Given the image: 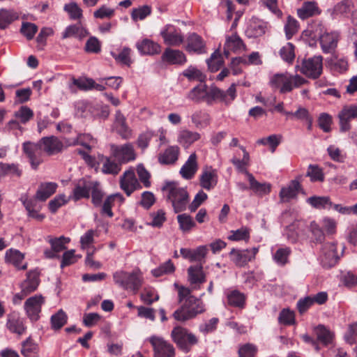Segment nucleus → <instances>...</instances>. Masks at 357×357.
<instances>
[{
  "instance_id": "f257e3e1",
  "label": "nucleus",
  "mask_w": 357,
  "mask_h": 357,
  "mask_svg": "<svg viewBox=\"0 0 357 357\" xmlns=\"http://www.w3.org/2000/svg\"><path fill=\"white\" fill-rule=\"evenodd\" d=\"M174 287L178 291V303L180 307L172 314L178 321H185L195 318L205 311L202 301L192 294V290L177 283Z\"/></svg>"
},
{
  "instance_id": "f03ea898",
  "label": "nucleus",
  "mask_w": 357,
  "mask_h": 357,
  "mask_svg": "<svg viewBox=\"0 0 357 357\" xmlns=\"http://www.w3.org/2000/svg\"><path fill=\"white\" fill-rule=\"evenodd\" d=\"M307 82V79L299 75H293L287 73L275 74L270 79L271 86L278 89L282 93L290 92L294 88H298Z\"/></svg>"
},
{
  "instance_id": "7ed1b4c3",
  "label": "nucleus",
  "mask_w": 357,
  "mask_h": 357,
  "mask_svg": "<svg viewBox=\"0 0 357 357\" xmlns=\"http://www.w3.org/2000/svg\"><path fill=\"white\" fill-rule=\"evenodd\" d=\"M162 190L167 193V198L172 202L176 213L185 211L189 203V194L186 188L180 187L176 183H167Z\"/></svg>"
},
{
  "instance_id": "20e7f679",
  "label": "nucleus",
  "mask_w": 357,
  "mask_h": 357,
  "mask_svg": "<svg viewBox=\"0 0 357 357\" xmlns=\"http://www.w3.org/2000/svg\"><path fill=\"white\" fill-rule=\"evenodd\" d=\"M171 337L177 347L185 352H188L191 347L198 342L195 335L181 326L174 327L172 331Z\"/></svg>"
},
{
  "instance_id": "39448f33",
  "label": "nucleus",
  "mask_w": 357,
  "mask_h": 357,
  "mask_svg": "<svg viewBox=\"0 0 357 357\" xmlns=\"http://www.w3.org/2000/svg\"><path fill=\"white\" fill-rule=\"evenodd\" d=\"M45 301V297L42 294H35L25 301L24 310L31 322L35 323L40 319L42 307Z\"/></svg>"
},
{
  "instance_id": "423d86ee",
  "label": "nucleus",
  "mask_w": 357,
  "mask_h": 357,
  "mask_svg": "<svg viewBox=\"0 0 357 357\" xmlns=\"http://www.w3.org/2000/svg\"><path fill=\"white\" fill-rule=\"evenodd\" d=\"M111 156L120 164L128 163L136 159L137 154L134 146L131 143L121 145L112 144L110 146Z\"/></svg>"
},
{
  "instance_id": "0eeeda50",
  "label": "nucleus",
  "mask_w": 357,
  "mask_h": 357,
  "mask_svg": "<svg viewBox=\"0 0 357 357\" xmlns=\"http://www.w3.org/2000/svg\"><path fill=\"white\" fill-rule=\"evenodd\" d=\"M22 149L29 158L31 167L37 169L38 166L44 162L45 153L40 142H26L23 144Z\"/></svg>"
},
{
  "instance_id": "6e6552de",
  "label": "nucleus",
  "mask_w": 357,
  "mask_h": 357,
  "mask_svg": "<svg viewBox=\"0 0 357 357\" xmlns=\"http://www.w3.org/2000/svg\"><path fill=\"white\" fill-rule=\"evenodd\" d=\"M323 70V58L321 56H315L302 62L300 71L310 79H317Z\"/></svg>"
},
{
  "instance_id": "1a4fd4ad",
  "label": "nucleus",
  "mask_w": 357,
  "mask_h": 357,
  "mask_svg": "<svg viewBox=\"0 0 357 357\" xmlns=\"http://www.w3.org/2000/svg\"><path fill=\"white\" fill-rule=\"evenodd\" d=\"M149 342L153 347V357H175L174 346L161 337L151 336Z\"/></svg>"
},
{
  "instance_id": "9d476101",
  "label": "nucleus",
  "mask_w": 357,
  "mask_h": 357,
  "mask_svg": "<svg viewBox=\"0 0 357 357\" xmlns=\"http://www.w3.org/2000/svg\"><path fill=\"white\" fill-rule=\"evenodd\" d=\"M236 89L235 84H232L225 91L215 86L208 91L206 102L211 104L213 101L218 100L229 105L236 98Z\"/></svg>"
},
{
  "instance_id": "9b49d317",
  "label": "nucleus",
  "mask_w": 357,
  "mask_h": 357,
  "mask_svg": "<svg viewBox=\"0 0 357 357\" xmlns=\"http://www.w3.org/2000/svg\"><path fill=\"white\" fill-rule=\"evenodd\" d=\"M119 184L121 190L128 197L134 191L142 188V185L137 178L133 169H129L122 174L120 177Z\"/></svg>"
},
{
  "instance_id": "f8f14e48",
  "label": "nucleus",
  "mask_w": 357,
  "mask_h": 357,
  "mask_svg": "<svg viewBox=\"0 0 357 357\" xmlns=\"http://www.w3.org/2000/svg\"><path fill=\"white\" fill-rule=\"evenodd\" d=\"M322 29L321 26H319L315 31L317 32L319 30V42L321 49L325 53L331 52L337 45L340 35L337 31L328 32L326 31H323Z\"/></svg>"
},
{
  "instance_id": "ddd939ff",
  "label": "nucleus",
  "mask_w": 357,
  "mask_h": 357,
  "mask_svg": "<svg viewBox=\"0 0 357 357\" xmlns=\"http://www.w3.org/2000/svg\"><path fill=\"white\" fill-rule=\"evenodd\" d=\"M165 44L170 46L178 47L184 41V37L179 29L176 26L167 24L160 32Z\"/></svg>"
},
{
  "instance_id": "4468645a",
  "label": "nucleus",
  "mask_w": 357,
  "mask_h": 357,
  "mask_svg": "<svg viewBox=\"0 0 357 357\" xmlns=\"http://www.w3.org/2000/svg\"><path fill=\"white\" fill-rule=\"evenodd\" d=\"M199 185L202 188L208 191L213 189L218 181V171L212 166H204L199 176Z\"/></svg>"
},
{
  "instance_id": "2eb2a0df",
  "label": "nucleus",
  "mask_w": 357,
  "mask_h": 357,
  "mask_svg": "<svg viewBox=\"0 0 357 357\" xmlns=\"http://www.w3.org/2000/svg\"><path fill=\"white\" fill-rule=\"evenodd\" d=\"M259 251L258 248H253L251 250H243L232 249L229 253L231 260L239 267L245 266L249 261L255 259Z\"/></svg>"
},
{
  "instance_id": "dca6fc26",
  "label": "nucleus",
  "mask_w": 357,
  "mask_h": 357,
  "mask_svg": "<svg viewBox=\"0 0 357 357\" xmlns=\"http://www.w3.org/2000/svg\"><path fill=\"white\" fill-rule=\"evenodd\" d=\"M337 117L340 130L342 132L349 130L351 129L350 121L357 119V105H344L339 112Z\"/></svg>"
},
{
  "instance_id": "f3484780",
  "label": "nucleus",
  "mask_w": 357,
  "mask_h": 357,
  "mask_svg": "<svg viewBox=\"0 0 357 357\" xmlns=\"http://www.w3.org/2000/svg\"><path fill=\"white\" fill-rule=\"evenodd\" d=\"M321 263L324 266L331 267L336 264L339 259V254L334 243H326L322 247Z\"/></svg>"
},
{
  "instance_id": "a211bd4d",
  "label": "nucleus",
  "mask_w": 357,
  "mask_h": 357,
  "mask_svg": "<svg viewBox=\"0 0 357 357\" xmlns=\"http://www.w3.org/2000/svg\"><path fill=\"white\" fill-rule=\"evenodd\" d=\"M188 280L193 286L192 289H200V285L206 282L202 265L190 266L188 268Z\"/></svg>"
},
{
  "instance_id": "6ab92c4d",
  "label": "nucleus",
  "mask_w": 357,
  "mask_h": 357,
  "mask_svg": "<svg viewBox=\"0 0 357 357\" xmlns=\"http://www.w3.org/2000/svg\"><path fill=\"white\" fill-rule=\"evenodd\" d=\"M39 142L44 152L48 155L57 154L63 149V142L55 136L43 137Z\"/></svg>"
},
{
  "instance_id": "aec40b11",
  "label": "nucleus",
  "mask_w": 357,
  "mask_h": 357,
  "mask_svg": "<svg viewBox=\"0 0 357 357\" xmlns=\"http://www.w3.org/2000/svg\"><path fill=\"white\" fill-rule=\"evenodd\" d=\"M144 283V277L139 268L134 269L132 272H127L126 282L123 289H130L134 294H137Z\"/></svg>"
},
{
  "instance_id": "412c9836",
  "label": "nucleus",
  "mask_w": 357,
  "mask_h": 357,
  "mask_svg": "<svg viewBox=\"0 0 357 357\" xmlns=\"http://www.w3.org/2000/svg\"><path fill=\"white\" fill-rule=\"evenodd\" d=\"M6 328L10 332L19 335L24 334L26 330L25 321L16 312L8 314Z\"/></svg>"
},
{
  "instance_id": "4be33fe9",
  "label": "nucleus",
  "mask_w": 357,
  "mask_h": 357,
  "mask_svg": "<svg viewBox=\"0 0 357 357\" xmlns=\"http://www.w3.org/2000/svg\"><path fill=\"white\" fill-rule=\"evenodd\" d=\"M245 45L236 32L233 33L231 36H226V41L224 46V54L226 56L229 55L230 52H238L245 51Z\"/></svg>"
},
{
  "instance_id": "5701e85b",
  "label": "nucleus",
  "mask_w": 357,
  "mask_h": 357,
  "mask_svg": "<svg viewBox=\"0 0 357 357\" xmlns=\"http://www.w3.org/2000/svg\"><path fill=\"white\" fill-rule=\"evenodd\" d=\"M197 159L198 158L195 152L190 155L180 169V174L183 178L190 180L195 176L199 169Z\"/></svg>"
},
{
  "instance_id": "b1692460",
  "label": "nucleus",
  "mask_w": 357,
  "mask_h": 357,
  "mask_svg": "<svg viewBox=\"0 0 357 357\" xmlns=\"http://www.w3.org/2000/svg\"><path fill=\"white\" fill-rule=\"evenodd\" d=\"M186 43L185 50L190 53L201 54L206 52L205 42L200 36L195 33L188 36Z\"/></svg>"
},
{
  "instance_id": "393cba45",
  "label": "nucleus",
  "mask_w": 357,
  "mask_h": 357,
  "mask_svg": "<svg viewBox=\"0 0 357 357\" xmlns=\"http://www.w3.org/2000/svg\"><path fill=\"white\" fill-rule=\"evenodd\" d=\"M114 129L124 139H128L132 135V130L126 123V117L119 110L116 112Z\"/></svg>"
},
{
  "instance_id": "a878e982",
  "label": "nucleus",
  "mask_w": 357,
  "mask_h": 357,
  "mask_svg": "<svg viewBox=\"0 0 357 357\" xmlns=\"http://www.w3.org/2000/svg\"><path fill=\"white\" fill-rule=\"evenodd\" d=\"M179 155L180 149L178 146H169L158 154V160L161 165H174L178 160Z\"/></svg>"
},
{
  "instance_id": "bb28decb",
  "label": "nucleus",
  "mask_w": 357,
  "mask_h": 357,
  "mask_svg": "<svg viewBox=\"0 0 357 357\" xmlns=\"http://www.w3.org/2000/svg\"><path fill=\"white\" fill-rule=\"evenodd\" d=\"M89 34L87 30L80 23L68 26L61 33V38L66 40L70 38L82 39Z\"/></svg>"
},
{
  "instance_id": "cd10ccee",
  "label": "nucleus",
  "mask_w": 357,
  "mask_h": 357,
  "mask_svg": "<svg viewBox=\"0 0 357 357\" xmlns=\"http://www.w3.org/2000/svg\"><path fill=\"white\" fill-rule=\"evenodd\" d=\"M162 61L169 64H184L186 61V56L184 53L178 50L167 48L162 55Z\"/></svg>"
},
{
  "instance_id": "c85d7f7f",
  "label": "nucleus",
  "mask_w": 357,
  "mask_h": 357,
  "mask_svg": "<svg viewBox=\"0 0 357 357\" xmlns=\"http://www.w3.org/2000/svg\"><path fill=\"white\" fill-rule=\"evenodd\" d=\"M136 47L142 54L154 55L161 51V47L158 43L147 38L137 42Z\"/></svg>"
},
{
  "instance_id": "c756f323",
  "label": "nucleus",
  "mask_w": 357,
  "mask_h": 357,
  "mask_svg": "<svg viewBox=\"0 0 357 357\" xmlns=\"http://www.w3.org/2000/svg\"><path fill=\"white\" fill-rule=\"evenodd\" d=\"M97 142V139L90 134H79L75 139L67 142L68 146L81 145L88 151H91L92 148L95 147Z\"/></svg>"
},
{
  "instance_id": "7c9ffc66",
  "label": "nucleus",
  "mask_w": 357,
  "mask_h": 357,
  "mask_svg": "<svg viewBox=\"0 0 357 357\" xmlns=\"http://www.w3.org/2000/svg\"><path fill=\"white\" fill-rule=\"evenodd\" d=\"M200 138L201 135L199 132L183 129L178 132L177 140L183 147L188 148Z\"/></svg>"
},
{
  "instance_id": "2f4dec72",
  "label": "nucleus",
  "mask_w": 357,
  "mask_h": 357,
  "mask_svg": "<svg viewBox=\"0 0 357 357\" xmlns=\"http://www.w3.org/2000/svg\"><path fill=\"white\" fill-rule=\"evenodd\" d=\"M40 347L31 337L22 342L21 354L24 357H39Z\"/></svg>"
},
{
  "instance_id": "473e14b6",
  "label": "nucleus",
  "mask_w": 357,
  "mask_h": 357,
  "mask_svg": "<svg viewBox=\"0 0 357 357\" xmlns=\"http://www.w3.org/2000/svg\"><path fill=\"white\" fill-rule=\"evenodd\" d=\"M300 188V183L298 181H292L287 187H283L280 192V198L282 202H289L290 199L296 197L298 190Z\"/></svg>"
},
{
  "instance_id": "72a5a7b5",
  "label": "nucleus",
  "mask_w": 357,
  "mask_h": 357,
  "mask_svg": "<svg viewBox=\"0 0 357 357\" xmlns=\"http://www.w3.org/2000/svg\"><path fill=\"white\" fill-rule=\"evenodd\" d=\"M6 261L12 264L18 269L24 270L26 268V264H23L24 255L15 249H10L6 252Z\"/></svg>"
},
{
  "instance_id": "f704fd0d",
  "label": "nucleus",
  "mask_w": 357,
  "mask_h": 357,
  "mask_svg": "<svg viewBox=\"0 0 357 357\" xmlns=\"http://www.w3.org/2000/svg\"><path fill=\"white\" fill-rule=\"evenodd\" d=\"M58 185L54 182L40 184L36 192L35 199L40 201H45L56 190Z\"/></svg>"
},
{
  "instance_id": "c9c22d12",
  "label": "nucleus",
  "mask_w": 357,
  "mask_h": 357,
  "mask_svg": "<svg viewBox=\"0 0 357 357\" xmlns=\"http://www.w3.org/2000/svg\"><path fill=\"white\" fill-rule=\"evenodd\" d=\"M320 13V10L317 3L314 1L304 2L302 7L298 8L297 14L303 20L307 19L315 15Z\"/></svg>"
},
{
  "instance_id": "e433bc0d",
  "label": "nucleus",
  "mask_w": 357,
  "mask_h": 357,
  "mask_svg": "<svg viewBox=\"0 0 357 357\" xmlns=\"http://www.w3.org/2000/svg\"><path fill=\"white\" fill-rule=\"evenodd\" d=\"M98 236V232L96 230L89 229L80 237V248L82 250L92 251L94 246L95 238Z\"/></svg>"
},
{
  "instance_id": "4c0bfd02",
  "label": "nucleus",
  "mask_w": 357,
  "mask_h": 357,
  "mask_svg": "<svg viewBox=\"0 0 357 357\" xmlns=\"http://www.w3.org/2000/svg\"><path fill=\"white\" fill-rule=\"evenodd\" d=\"M248 179L250 183V189L253 190L256 194L259 195L268 194L271 191V185L266 183L258 182L253 175L245 171Z\"/></svg>"
},
{
  "instance_id": "58836bf2",
  "label": "nucleus",
  "mask_w": 357,
  "mask_h": 357,
  "mask_svg": "<svg viewBox=\"0 0 357 357\" xmlns=\"http://www.w3.org/2000/svg\"><path fill=\"white\" fill-rule=\"evenodd\" d=\"M111 55L114 59L116 63L121 66L130 67L132 63L131 50L129 47H125L118 53L111 52Z\"/></svg>"
},
{
  "instance_id": "ea45409f",
  "label": "nucleus",
  "mask_w": 357,
  "mask_h": 357,
  "mask_svg": "<svg viewBox=\"0 0 357 357\" xmlns=\"http://www.w3.org/2000/svg\"><path fill=\"white\" fill-rule=\"evenodd\" d=\"M39 285V276L36 272H30L21 284V289L28 294L35 291Z\"/></svg>"
},
{
  "instance_id": "a19ab883",
  "label": "nucleus",
  "mask_w": 357,
  "mask_h": 357,
  "mask_svg": "<svg viewBox=\"0 0 357 357\" xmlns=\"http://www.w3.org/2000/svg\"><path fill=\"white\" fill-rule=\"evenodd\" d=\"M23 204L28 212L29 217L41 222L45 218V215L39 213L40 206L37 205L36 199H25Z\"/></svg>"
},
{
  "instance_id": "79ce46f5",
  "label": "nucleus",
  "mask_w": 357,
  "mask_h": 357,
  "mask_svg": "<svg viewBox=\"0 0 357 357\" xmlns=\"http://www.w3.org/2000/svg\"><path fill=\"white\" fill-rule=\"evenodd\" d=\"M227 300L229 305L243 308L245 305L246 296L238 290H232L227 294Z\"/></svg>"
},
{
  "instance_id": "37998d69",
  "label": "nucleus",
  "mask_w": 357,
  "mask_h": 357,
  "mask_svg": "<svg viewBox=\"0 0 357 357\" xmlns=\"http://www.w3.org/2000/svg\"><path fill=\"white\" fill-rule=\"evenodd\" d=\"M191 120L197 128H204L211 122L210 115L205 111H195L191 116Z\"/></svg>"
},
{
  "instance_id": "c03bdc74",
  "label": "nucleus",
  "mask_w": 357,
  "mask_h": 357,
  "mask_svg": "<svg viewBox=\"0 0 357 357\" xmlns=\"http://www.w3.org/2000/svg\"><path fill=\"white\" fill-rule=\"evenodd\" d=\"M90 190L91 187L85 181H79L73 190L72 197L75 201L82 198H89Z\"/></svg>"
},
{
  "instance_id": "a18cd8bd",
  "label": "nucleus",
  "mask_w": 357,
  "mask_h": 357,
  "mask_svg": "<svg viewBox=\"0 0 357 357\" xmlns=\"http://www.w3.org/2000/svg\"><path fill=\"white\" fill-rule=\"evenodd\" d=\"M67 321L68 315L61 309L52 315L50 318L51 328L54 331H59L67 324Z\"/></svg>"
},
{
  "instance_id": "49530a36",
  "label": "nucleus",
  "mask_w": 357,
  "mask_h": 357,
  "mask_svg": "<svg viewBox=\"0 0 357 357\" xmlns=\"http://www.w3.org/2000/svg\"><path fill=\"white\" fill-rule=\"evenodd\" d=\"M188 98L193 101L199 102L204 100L206 102L208 98L207 86L205 84H200L194 87L188 93Z\"/></svg>"
},
{
  "instance_id": "de8ad7c7",
  "label": "nucleus",
  "mask_w": 357,
  "mask_h": 357,
  "mask_svg": "<svg viewBox=\"0 0 357 357\" xmlns=\"http://www.w3.org/2000/svg\"><path fill=\"white\" fill-rule=\"evenodd\" d=\"M177 221L179 228L183 232H189L197 226L193 218L186 213L178 215L177 216Z\"/></svg>"
},
{
  "instance_id": "09e8293b",
  "label": "nucleus",
  "mask_w": 357,
  "mask_h": 357,
  "mask_svg": "<svg viewBox=\"0 0 357 357\" xmlns=\"http://www.w3.org/2000/svg\"><path fill=\"white\" fill-rule=\"evenodd\" d=\"M307 202L312 207L317 209H325L332 206L328 197L312 196L307 199Z\"/></svg>"
},
{
  "instance_id": "8fccbe9b",
  "label": "nucleus",
  "mask_w": 357,
  "mask_h": 357,
  "mask_svg": "<svg viewBox=\"0 0 357 357\" xmlns=\"http://www.w3.org/2000/svg\"><path fill=\"white\" fill-rule=\"evenodd\" d=\"M121 165L119 162H116L111 158L107 157L102 164V171L105 174L116 175L121 169Z\"/></svg>"
},
{
  "instance_id": "3c124183",
  "label": "nucleus",
  "mask_w": 357,
  "mask_h": 357,
  "mask_svg": "<svg viewBox=\"0 0 357 357\" xmlns=\"http://www.w3.org/2000/svg\"><path fill=\"white\" fill-rule=\"evenodd\" d=\"M183 75L190 81H199L204 83L206 79V76L200 70L193 66H189L183 72Z\"/></svg>"
},
{
  "instance_id": "603ef678",
  "label": "nucleus",
  "mask_w": 357,
  "mask_h": 357,
  "mask_svg": "<svg viewBox=\"0 0 357 357\" xmlns=\"http://www.w3.org/2000/svg\"><path fill=\"white\" fill-rule=\"evenodd\" d=\"M250 238V229L247 227H242L238 229L230 231L228 239L231 241H248Z\"/></svg>"
},
{
  "instance_id": "864d4df0",
  "label": "nucleus",
  "mask_w": 357,
  "mask_h": 357,
  "mask_svg": "<svg viewBox=\"0 0 357 357\" xmlns=\"http://www.w3.org/2000/svg\"><path fill=\"white\" fill-rule=\"evenodd\" d=\"M18 18L17 13L12 10H0V29H5L8 25Z\"/></svg>"
},
{
  "instance_id": "5fc2aeb1",
  "label": "nucleus",
  "mask_w": 357,
  "mask_h": 357,
  "mask_svg": "<svg viewBox=\"0 0 357 357\" xmlns=\"http://www.w3.org/2000/svg\"><path fill=\"white\" fill-rule=\"evenodd\" d=\"M116 199H119L121 202H123L124 200L123 196L119 193L114 194L109 196L105 200L103 205L102 206L101 213L102 214H106L109 218H112L113 216L112 208L114 205V202Z\"/></svg>"
},
{
  "instance_id": "6e6d98bb",
  "label": "nucleus",
  "mask_w": 357,
  "mask_h": 357,
  "mask_svg": "<svg viewBox=\"0 0 357 357\" xmlns=\"http://www.w3.org/2000/svg\"><path fill=\"white\" fill-rule=\"evenodd\" d=\"M298 22L294 17L289 15L284 25V31L287 39H291L294 35L298 33Z\"/></svg>"
},
{
  "instance_id": "4d7b16f0",
  "label": "nucleus",
  "mask_w": 357,
  "mask_h": 357,
  "mask_svg": "<svg viewBox=\"0 0 357 357\" xmlns=\"http://www.w3.org/2000/svg\"><path fill=\"white\" fill-rule=\"evenodd\" d=\"M140 298L145 304L151 305L153 302L158 301L159 296L154 288L147 287L143 289Z\"/></svg>"
},
{
  "instance_id": "13d9d810",
  "label": "nucleus",
  "mask_w": 357,
  "mask_h": 357,
  "mask_svg": "<svg viewBox=\"0 0 357 357\" xmlns=\"http://www.w3.org/2000/svg\"><path fill=\"white\" fill-rule=\"evenodd\" d=\"M278 322L284 326L294 325L296 322L294 312L289 308H284L279 314Z\"/></svg>"
},
{
  "instance_id": "bf43d9fd",
  "label": "nucleus",
  "mask_w": 357,
  "mask_h": 357,
  "mask_svg": "<svg viewBox=\"0 0 357 357\" xmlns=\"http://www.w3.org/2000/svg\"><path fill=\"white\" fill-rule=\"evenodd\" d=\"M64 10L66 11L71 20H80L82 16V9L75 2H70L64 6Z\"/></svg>"
},
{
  "instance_id": "052dcab7",
  "label": "nucleus",
  "mask_w": 357,
  "mask_h": 357,
  "mask_svg": "<svg viewBox=\"0 0 357 357\" xmlns=\"http://www.w3.org/2000/svg\"><path fill=\"white\" fill-rule=\"evenodd\" d=\"M224 61L222 56L218 51L215 52L207 60L208 69L211 72L218 71L223 65Z\"/></svg>"
},
{
  "instance_id": "680f3d73",
  "label": "nucleus",
  "mask_w": 357,
  "mask_h": 357,
  "mask_svg": "<svg viewBox=\"0 0 357 357\" xmlns=\"http://www.w3.org/2000/svg\"><path fill=\"white\" fill-rule=\"evenodd\" d=\"M15 116L20 123L24 124L33 117V112L27 106H22L18 111L15 112Z\"/></svg>"
},
{
  "instance_id": "e2e57ef3",
  "label": "nucleus",
  "mask_w": 357,
  "mask_h": 357,
  "mask_svg": "<svg viewBox=\"0 0 357 357\" xmlns=\"http://www.w3.org/2000/svg\"><path fill=\"white\" fill-rule=\"evenodd\" d=\"M314 332L317 335V339L324 344L330 343L332 340L333 334L324 326L320 325L317 326L314 329Z\"/></svg>"
},
{
  "instance_id": "0e129e2a",
  "label": "nucleus",
  "mask_w": 357,
  "mask_h": 357,
  "mask_svg": "<svg viewBox=\"0 0 357 357\" xmlns=\"http://www.w3.org/2000/svg\"><path fill=\"white\" fill-rule=\"evenodd\" d=\"M291 254V249L289 248H279L274 255V260L277 264L284 266L288 263V258Z\"/></svg>"
},
{
  "instance_id": "69168bd1",
  "label": "nucleus",
  "mask_w": 357,
  "mask_h": 357,
  "mask_svg": "<svg viewBox=\"0 0 357 357\" xmlns=\"http://www.w3.org/2000/svg\"><path fill=\"white\" fill-rule=\"evenodd\" d=\"M151 13V8L143 6L132 10L131 17L134 21L143 20Z\"/></svg>"
},
{
  "instance_id": "338daca9",
  "label": "nucleus",
  "mask_w": 357,
  "mask_h": 357,
  "mask_svg": "<svg viewBox=\"0 0 357 357\" xmlns=\"http://www.w3.org/2000/svg\"><path fill=\"white\" fill-rule=\"evenodd\" d=\"M280 54L284 61L291 63L295 58L294 46L290 43H287L281 48Z\"/></svg>"
},
{
  "instance_id": "774afa93",
  "label": "nucleus",
  "mask_w": 357,
  "mask_h": 357,
  "mask_svg": "<svg viewBox=\"0 0 357 357\" xmlns=\"http://www.w3.org/2000/svg\"><path fill=\"white\" fill-rule=\"evenodd\" d=\"M257 352V348L252 344H245L238 349V357H255Z\"/></svg>"
}]
</instances>
